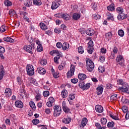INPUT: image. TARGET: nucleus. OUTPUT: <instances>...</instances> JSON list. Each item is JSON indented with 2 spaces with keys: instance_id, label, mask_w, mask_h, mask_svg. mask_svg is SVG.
I'll return each instance as SVG.
<instances>
[{
  "instance_id": "obj_13",
  "label": "nucleus",
  "mask_w": 129,
  "mask_h": 129,
  "mask_svg": "<svg viewBox=\"0 0 129 129\" xmlns=\"http://www.w3.org/2000/svg\"><path fill=\"white\" fill-rule=\"evenodd\" d=\"M15 106L16 107H18L19 108H23V106H24V104L22 101H16L15 102Z\"/></svg>"
},
{
  "instance_id": "obj_19",
  "label": "nucleus",
  "mask_w": 129,
  "mask_h": 129,
  "mask_svg": "<svg viewBox=\"0 0 129 129\" xmlns=\"http://www.w3.org/2000/svg\"><path fill=\"white\" fill-rule=\"evenodd\" d=\"M37 70L39 74H41V75H44V74H46V70L42 67L37 68Z\"/></svg>"
},
{
  "instance_id": "obj_55",
  "label": "nucleus",
  "mask_w": 129,
  "mask_h": 129,
  "mask_svg": "<svg viewBox=\"0 0 129 129\" xmlns=\"http://www.w3.org/2000/svg\"><path fill=\"white\" fill-rule=\"evenodd\" d=\"M64 67H65V64H64V63H61V64L58 66V69L59 70H63Z\"/></svg>"
},
{
  "instance_id": "obj_40",
  "label": "nucleus",
  "mask_w": 129,
  "mask_h": 129,
  "mask_svg": "<svg viewBox=\"0 0 129 129\" xmlns=\"http://www.w3.org/2000/svg\"><path fill=\"white\" fill-rule=\"evenodd\" d=\"M9 14L10 15V16H16V11L13 10H10L9 11Z\"/></svg>"
},
{
  "instance_id": "obj_41",
  "label": "nucleus",
  "mask_w": 129,
  "mask_h": 129,
  "mask_svg": "<svg viewBox=\"0 0 129 129\" xmlns=\"http://www.w3.org/2000/svg\"><path fill=\"white\" fill-rule=\"evenodd\" d=\"M107 122V119H106L105 118H102L101 119V123L102 124H106V123Z\"/></svg>"
},
{
  "instance_id": "obj_25",
  "label": "nucleus",
  "mask_w": 129,
  "mask_h": 129,
  "mask_svg": "<svg viewBox=\"0 0 129 129\" xmlns=\"http://www.w3.org/2000/svg\"><path fill=\"white\" fill-rule=\"evenodd\" d=\"M33 3L35 6H41L42 1L41 0H33Z\"/></svg>"
},
{
  "instance_id": "obj_3",
  "label": "nucleus",
  "mask_w": 129,
  "mask_h": 129,
  "mask_svg": "<svg viewBox=\"0 0 129 129\" xmlns=\"http://www.w3.org/2000/svg\"><path fill=\"white\" fill-rule=\"evenodd\" d=\"M79 87L83 90H87V89L90 88V83H88L86 84L84 81H80L79 84Z\"/></svg>"
},
{
  "instance_id": "obj_12",
  "label": "nucleus",
  "mask_w": 129,
  "mask_h": 129,
  "mask_svg": "<svg viewBox=\"0 0 129 129\" xmlns=\"http://www.w3.org/2000/svg\"><path fill=\"white\" fill-rule=\"evenodd\" d=\"M95 108L96 111H97V112H99V113H101V112H103V107L100 105L95 106Z\"/></svg>"
},
{
  "instance_id": "obj_32",
  "label": "nucleus",
  "mask_w": 129,
  "mask_h": 129,
  "mask_svg": "<svg viewBox=\"0 0 129 129\" xmlns=\"http://www.w3.org/2000/svg\"><path fill=\"white\" fill-rule=\"evenodd\" d=\"M4 4L6 7H11L13 5V3L9 0L5 1Z\"/></svg>"
},
{
  "instance_id": "obj_5",
  "label": "nucleus",
  "mask_w": 129,
  "mask_h": 129,
  "mask_svg": "<svg viewBox=\"0 0 129 129\" xmlns=\"http://www.w3.org/2000/svg\"><path fill=\"white\" fill-rule=\"evenodd\" d=\"M54 112H53V116L55 117L59 116L61 113H62V109L61 107H59V106L55 105L53 107Z\"/></svg>"
},
{
  "instance_id": "obj_7",
  "label": "nucleus",
  "mask_w": 129,
  "mask_h": 129,
  "mask_svg": "<svg viewBox=\"0 0 129 129\" xmlns=\"http://www.w3.org/2000/svg\"><path fill=\"white\" fill-rule=\"evenodd\" d=\"M74 72H75V66L73 64L71 65V70L67 73V77L69 78L72 77L74 75Z\"/></svg>"
},
{
  "instance_id": "obj_39",
  "label": "nucleus",
  "mask_w": 129,
  "mask_h": 129,
  "mask_svg": "<svg viewBox=\"0 0 129 129\" xmlns=\"http://www.w3.org/2000/svg\"><path fill=\"white\" fill-rule=\"evenodd\" d=\"M106 38L108 39H111V37H112V33L111 32H108L105 34Z\"/></svg>"
},
{
  "instance_id": "obj_2",
  "label": "nucleus",
  "mask_w": 129,
  "mask_h": 129,
  "mask_svg": "<svg viewBox=\"0 0 129 129\" xmlns=\"http://www.w3.org/2000/svg\"><path fill=\"white\" fill-rule=\"evenodd\" d=\"M116 62H117V64H119V65H120L121 67H123V68H124L125 67V65H124V59L123 58V56L120 54L117 55L116 58Z\"/></svg>"
},
{
  "instance_id": "obj_60",
  "label": "nucleus",
  "mask_w": 129,
  "mask_h": 129,
  "mask_svg": "<svg viewBox=\"0 0 129 129\" xmlns=\"http://www.w3.org/2000/svg\"><path fill=\"white\" fill-rule=\"evenodd\" d=\"M5 52V48L3 46H0V53L1 54H4Z\"/></svg>"
},
{
  "instance_id": "obj_62",
  "label": "nucleus",
  "mask_w": 129,
  "mask_h": 129,
  "mask_svg": "<svg viewBox=\"0 0 129 129\" xmlns=\"http://www.w3.org/2000/svg\"><path fill=\"white\" fill-rule=\"evenodd\" d=\"M40 63L41 65H46L47 64V60L46 59H42Z\"/></svg>"
},
{
  "instance_id": "obj_33",
  "label": "nucleus",
  "mask_w": 129,
  "mask_h": 129,
  "mask_svg": "<svg viewBox=\"0 0 129 129\" xmlns=\"http://www.w3.org/2000/svg\"><path fill=\"white\" fill-rule=\"evenodd\" d=\"M29 105L30 107H31V108L33 109V110L36 109V105H35V103H34V102L33 101L30 102Z\"/></svg>"
},
{
  "instance_id": "obj_61",
  "label": "nucleus",
  "mask_w": 129,
  "mask_h": 129,
  "mask_svg": "<svg viewBox=\"0 0 129 129\" xmlns=\"http://www.w3.org/2000/svg\"><path fill=\"white\" fill-rule=\"evenodd\" d=\"M75 98V94H71L70 95V99L71 100H73Z\"/></svg>"
},
{
  "instance_id": "obj_36",
  "label": "nucleus",
  "mask_w": 129,
  "mask_h": 129,
  "mask_svg": "<svg viewBox=\"0 0 129 129\" xmlns=\"http://www.w3.org/2000/svg\"><path fill=\"white\" fill-rule=\"evenodd\" d=\"M117 13H118V14H121L123 13V9L121 7H118L116 10Z\"/></svg>"
},
{
  "instance_id": "obj_28",
  "label": "nucleus",
  "mask_w": 129,
  "mask_h": 129,
  "mask_svg": "<svg viewBox=\"0 0 129 129\" xmlns=\"http://www.w3.org/2000/svg\"><path fill=\"white\" fill-rule=\"evenodd\" d=\"M33 5L31 0H27L24 3V5L26 7H31Z\"/></svg>"
},
{
  "instance_id": "obj_46",
  "label": "nucleus",
  "mask_w": 129,
  "mask_h": 129,
  "mask_svg": "<svg viewBox=\"0 0 129 129\" xmlns=\"http://www.w3.org/2000/svg\"><path fill=\"white\" fill-rule=\"evenodd\" d=\"M59 59H60V56H55L54 57V61L56 64H59Z\"/></svg>"
},
{
  "instance_id": "obj_43",
  "label": "nucleus",
  "mask_w": 129,
  "mask_h": 129,
  "mask_svg": "<svg viewBox=\"0 0 129 129\" xmlns=\"http://www.w3.org/2000/svg\"><path fill=\"white\" fill-rule=\"evenodd\" d=\"M111 100H116L117 99V94H114L110 97Z\"/></svg>"
},
{
  "instance_id": "obj_15",
  "label": "nucleus",
  "mask_w": 129,
  "mask_h": 129,
  "mask_svg": "<svg viewBox=\"0 0 129 129\" xmlns=\"http://www.w3.org/2000/svg\"><path fill=\"white\" fill-rule=\"evenodd\" d=\"M5 95L6 97H10L12 95V90L10 88H7L5 90Z\"/></svg>"
},
{
  "instance_id": "obj_44",
  "label": "nucleus",
  "mask_w": 129,
  "mask_h": 129,
  "mask_svg": "<svg viewBox=\"0 0 129 129\" xmlns=\"http://www.w3.org/2000/svg\"><path fill=\"white\" fill-rule=\"evenodd\" d=\"M43 95L45 97H47L48 95H50V92L49 91H44L43 92Z\"/></svg>"
},
{
  "instance_id": "obj_29",
  "label": "nucleus",
  "mask_w": 129,
  "mask_h": 129,
  "mask_svg": "<svg viewBox=\"0 0 129 129\" xmlns=\"http://www.w3.org/2000/svg\"><path fill=\"white\" fill-rule=\"evenodd\" d=\"M107 10H108V11H110V12H113V11H114V5L111 4L110 6L107 7Z\"/></svg>"
},
{
  "instance_id": "obj_30",
  "label": "nucleus",
  "mask_w": 129,
  "mask_h": 129,
  "mask_svg": "<svg viewBox=\"0 0 129 129\" xmlns=\"http://www.w3.org/2000/svg\"><path fill=\"white\" fill-rule=\"evenodd\" d=\"M39 26H40L41 29H42V30H47V29H48L47 25H46V24H45L43 23H40L39 24Z\"/></svg>"
},
{
  "instance_id": "obj_6",
  "label": "nucleus",
  "mask_w": 129,
  "mask_h": 129,
  "mask_svg": "<svg viewBox=\"0 0 129 129\" xmlns=\"http://www.w3.org/2000/svg\"><path fill=\"white\" fill-rule=\"evenodd\" d=\"M119 91H122V92H125L129 94V86L127 83H125L123 84L122 87H119L118 88Z\"/></svg>"
},
{
  "instance_id": "obj_31",
  "label": "nucleus",
  "mask_w": 129,
  "mask_h": 129,
  "mask_svg": "<svg viewBox=\"0 0 129 129\" xmlns=\"http://www.w3.org/2000/svg\"><path fill=\"white\" fill-rule=\"evenodd\" d=\"M107 127L109 128H112L114 126V122L111 121H109L107 124Z\"/></svg>"
},
{
  "instance_id": "obj_48",
  "label": "nucleus",
  "mask_w": 129,
  "mask_h": 129,
  "mask_svg": "<svg viewBox=\"0 0 129 129\" xmlns=\"http://www.w3.org/2000/svg\"><path fill=\"white\" fill-rule=\"evenodd\" d=\"M7 30V28H6V26L5 25H3L1 26L0 28V31L1 33H4V32H6V30Z\"/></svg>"
},
{
  "instance_id": "obj_57",
  "label": "nucleus",
  "mask_w": 129,
  "mask_h": 129,
  "mask_svg": "<svg viewBox=\"0 0 129 129\" xmlns=\"http://www.w3.org/2000/svg\"><path fill=\"white\" fill-rule=\"evenodd\" d=\"M62 46L63 45H62V43L61 42H57L56 43V47L58 49H61V48H62Z\"/></svg>"
},
{
  "instance_id": "obj_11",
  "label": "nucleus",
  "mask_w": 129,
  "mask_h": 129,
  "mask_svg": "<svg viewBox=\"0 0 129 129\" xmlns=\"http://www.w3.org/2000/svg\"><path fill=\"white\" fill-rule=\"evenodd\" d=\"M59 6H60L59 1H55L52 2L51 8L52 10H56V9H57Z\"/></svg>"
},
{
  "instance_id": "obj_26",
  "label": "nucleus",
  "mask_w": 129,
  "mask_h": 129,
  "mask_svg": "<svg viewBox=\"0 0 129 129\" xmlns=\"http://www.w3.org/2000/svg\"><path fill=\"white\" fill-rule=\"evenodd\" d=\"M87 118H84L81 122V125L82 126H83V127H84V126H85V125H86V124H87Z\"/></svg>"
},
{
  "instance_id": "obj_27",
  "label": "nucleus",
  "mask_w": 129,
  "mask_h": 129,
  "mask_svg": "<svg viewBox=\"0 0 129 129\" xmlns=\"http://www.w3.org/2000/svg\"><path fill=\"white\" fill-rule=\"evenodd\" d=\"M62 48L63 51L67 50V49H69V44L67 43H64L62 44Z\"/></svg>"
},
{
  "instance_id": "obj_20",
  "label": "nucleus",
  "mask_w": 129,
  "mask_h": 129,
  "mask_svg": "<svg viewBox=\"0 0 129 129\" xmlns=\"http://www.w3.org/2000/svg\"><path fill=\"white\" fill-rule=\"evenodd\" d=\"M63 123H70L71 122V117L67 116L66 118H64L62 120Z\"/></svg>"
},
{
  "instance_id": "obj_35",
  "label": "nucleus",
  "mask_w": 129,
  "mask_h": 129,
  "mask_svg": "<svg viewBox=\"0 0 129 129\" xmlns=\"http://www.w3.org/2000/svg\"><path fill=\"white\" fill-rule=\"evenodd\" d=\"M93 41L92 40H90L88 43V47L89 48H93Z\"/></svg>"
},
{
  "instance_id": "obj_1",
  "label": "nucleus",
  "mask_w": 129,
  "mask_h": 129,
  "mask_svg": "<svg viewBox=\"0 0 129 129\" xmlns=\"http://www.w3.org/2000/svg\"><path fill=\"white\" fill-rule=\"evenodd\" d=\"M86 63L87 64V69L89 72H92L94 69V63L90 59V58L86 59Z\"/></svg>"
},
{
  "instance_id": "obj_34",
  "label": "nucleus",
  "mask_w": 129,
  "mask_h": 129,
  "mask_svg": "<svg viewBox=\"0 0 129 129\" xmlns=\"http://www.w3.org/2000/svg\"><path fill=\"white\" fill-rule=\"evenodd\" d=\"M118 34L120 37H123V36H124V32L122 29L119 30Z\"/></svg>"
},
{
  "instance_id": "obj_45",
  "label": "nucleus",
  "mask_w": 129,
  "mask_h": 129,
  "mask_svg": "<svg viewBox=\"0 0 129 129\" xmlns=\"http://www.w3.org/2000/svg\"><path fill=\"white\" fill-rule=\"evenodd\" d=\"M93 17L95 20H99V19H100V18H101L100 15H97L96 14L93 15Z\"/></svg>"
},
{
  "instance_id": "obj_37",
  "label": "nucleus",
  "mask_w": 129,
  "mask_h": 129,
  "mask_svg": "<svg viewBox=\"0 0 129 129\" xmlns=\"http://www.w3.org/2000/svg\"><path fill=\"white\" fill-rule=\"evenodd\" d=\"M37 52H42L43 51V46L41 44H39L37 47Z\"/></svg>"
},
{
  "instance_id": "obj_42",
  "label": "nucleus",
  "mask_w": 129,
  "mask_h": 129,
  "mask_svg": "<svg viewBox=\"0 0 129 129\" xmlns=\"http://www.w3.org/2000/svg\"><path fill=\"white\" fill-rule=\"evenodd\" d=\"M93 50H94V48H93V47H88L87 48V51H88V53H89V54H92V53L93 52Z\"/></svg>"
},
{
  "instance_id": "obj_21",
  "label": "nucleus",
  "mask_w": 129,
  "mask_h": 129,
  "mask_svg": "<svg viewBox=\"0 0 129 129\" xmlns=\"http://www.w3.org/2000/svg\"><path fill=\"white\" fill-rule=\"evenodd\" d=\"M0 80H2L4 78V74L5 71H4V66H1L0 67Z\"/></svg>"
},
{
  "instance_id": "obj_59",
  "label": "nucleus",
  "mask_w": 129,
  "mask_h": 129,
  "mask_svg": "<svg viewBox=\"0 0 129 129\" xmlns=\"http://www.w3.org/2000/svg\"><path fill=\"white\" fill-rule=\"evenodd\" d=\"M72 83H74V84H76L77 82H78V79H73L71 80Z\"/></svg>"
},
{
  "instance_id": "obj_14",
  "label": "nucleus",
  "mask_w": 129,
  "mask_h": 129,
  "mask_svg": "<svg viewBox=\"0 0 129 129\" xmlns=\"http://www.w3.org/2000/svg\"><path fill=\"white\" fill-rule=\"evenodd\" d=\"M96 90L97 95H101V94H102V92H103V87L101 86H99L97 88Z\"/></svg>"
},
{
  "instance_id": "obj_38",
  "label": "nucleus",
  "mask_w": 129,
  "mask_h": 129,
  "mask_svg": "<svg viewBox=\"0 0 129 129\" xmlns=\"http://www.w3.org/2000/svg\"><path fill=\"white\" fill-rule=\"evenodd\" d=\"M78 52L80 54H83L84 53V49L83 46H80L78 48Z\"/></svg>"
},
{
  "instance_id": "obj_4",
  "label": "nucleus",
  "mask_w": 129,
  "mask_h": 129,
  "mask_svg": "<svg viewBox=\"0 0 129 129\" xmlns=\"http://www.w3.org/2000/svg\"><path fill=\"white\" fill-rule=\"evenodd\" d=\"M26 71L27 75H29V76H33L35 74V70H34V67L32 64L27 65Z\"/></svg>"
},
{
  "instance_id": "obj_16",
  "label": "nucleus",
  "mask_w": 129,
  "mask_h": 129,
  "mask_svg": "<svg viewBox=\"0 0 129 129\" xmlns=\"http://www.w3.org/2000/svg\"><path fill=\"white\" fill-rule=\"evenodd\" d=\"M61 18L66 21H69V20H70V15L67 13H62Z\"/></svg>"
},
{
  "instance_id": "obj_22",
  "label": "nucleus",
  "mask_w": 129,
  "mask_h": 129,
  "mask_svg": "<svg viewBox=\"0 0 129 129\" xmlns=\"http://www.w3.org/2000/svg\"><path fill=\"white\" fill-rule=\"evenodd\" d=\"M4 40L5 42H9V43H14L15 42V40L9 36L4 37Z\"/></svg>"
},
{
  "instance_id": "obj_63",
  "label": "nucleus",
  "mask_w": 129,
  "mask_h": 129,
  "mask_svg": "<svg viewBox=\"0 0 129 129\" xmlns=\"http://www.w3.org/2000/svg\"><path fill=\"white\" fill-rule=\"evenodd\" d=\"M35 98H36V101H38V100H41V95L40 94H37L36 97H35Z\"/></svg>"
},
{
  "instance_id": "obj_52",
  "label": "nucleus",
  "mask_w": 129,
  "mask_h": 129,
  "mask_svg": "<svg viewBox=\"0 0 129 129\" xmlns=\"http://www.w3.org/2000/svg\"><path fill=\"white\" fill-rule=\"evenodd\" d=\"M122 110L124 113H126V112H128V109L126 106H123L122 107Z\"/></svg>"
},
{
  "instance_id": "obj_50",
  "label": "nucleus",
  "mask_w": 129,
  "mask_h": 129,
  "mask_svg": "<svg viewBox=\"0 0 129 129\" xmlns=\"http://www.w3.org/2000/svg\"><path fill=\"white\" fill-rule=\"evenodd\" d=\"M39 122H40V120H39V119H34L32 120V123L35 125H36V124H38V123H39Z\"/></svg>"
},
{
  "instance_id": "obj_18",
  "label": "nucleus",
  "mask_w": 129,
  "mask_h": 129,
  "mask_svg": "<svg viewBox=\"0 0 129 129\" xmlns=\"http://www.w3.org/2000/svg\"><path fill=\"white\" fill-rule=\"evenodd\" d=\"M78 79L81 80V81H83L85 79H86V75L84 74H79L78 76Z\"/></svg>"
},
{
  "instance_id": "obj_64",
  "label": "nucleus",
  "mask_w": 129,
  "mask_h": 129,
  "mask_svg": "<svg viewBox=\"0 0 129 129\" xmlns=\"http://www.w3.org/2000/svg\"><path fill=\"white\" fill-rule=\"evenodd\" d=\"M62 13H58L54 15V17L56 18H62Z\"/></svg>"
},
{
  "instance_id": "obj_24",
  "label": "nucleus",
  "mask_w": 129,
  "mask_h": 129,
  "mask_svg": "<svg viewBox=\"0 0 129 129\" xmlns=\"http://www.w3.org/2000/svg\"><path fill=\"white\" fill-rule=\"evenodd\" d=\"M73 19L75 21H77V20H79V19H80V15H79V14L74 13L73 15Z\"/></svg>"
},
{
  "instance_id": "obj_10",
  "label": "nucleus",
  "mask_w": 129,
  "mask_h": 129,
  "mask_svg": "<svg viewBox=\"0 0 129 129\" xmlns=\"http://www.w3.org/2000/svg\"><path fill=\"white\" fill-rule=\"evenodd\" d=\"M62 109L66 113H68L70 111V109L66 106V102L63 101L62 103Z\"/></svg>"
},
{
  "instance_id": "obj_9",
  "label": "nucleus",
  "mask_w": 129,
  "mask_h": 129,
  "mask_svg": "<svg viewBox=\"0 0 129 129\" xmlns=\"http://www.w3.org/2000/svg\"><path fill=\"white\" fill-rule=\"evenodd\" d=\"M127 18V15L124 14V13H119L117 16V19L118 21H122V20H124V19H126Z\"/></svg>"
},
{
  "instance_id": "obj_23",
  "label": "nucleus",
  "mask_w": 129,
  "mask_h": 129,
  "mask_svg": "<svg viewBox=\"0 0 129 129\" xmlns=\"http://www.w3.org/2000/svg\"><path fill=\"white\" fill-rule=\"evenodd\" d=\"M61 94L63 98H66V97L68 95V92L64 89L61 91Z\"/></svg>"
},
{
  "instance_id": "obj_49",
  "label": "nucleus",
  "mask_w": 129,
  "mask_h": 129,
  "mask_svg": "<svg viewBox=\"0 0 129 129\" xmlns=\"http://www.w3.org/2000/svg\"><path fill=\"white\" fill-rule=\"evenodd\" d=\"M110 117H111L113 119H114L115 120H119V118L116 116H114L112 114H110Z\"/></svg>"
},
{
  "instance_id": "obj_56",
  "label": "nucleus",
  "mask_w": 129,
  "mask_h": 129,
  "mask_svg": "<svg viewBox=\"0 0 129 129\" xmlns=\"http://www.w3.org/2000/svg\"><path fill=\"white\" fill-rule=\"evenodd\" d=\"M20 15H21V16H28V12H24V11H21L20 12Z\"/></svg>"
},
{
  "instance_id": "obj_53",
  "label": "nucleus",
  "mask_w": 129,
  "mask_h": 129,
  "mask_svg": "<svg viewBox=\"0 0 129 129\" xmlns=\"http://www.w3.org/2000/svg\"><path fill=\"white\" fill-rule=\"evenodd\" d=\"M54 32L56 34H60L61 33V29L59 28H55L54 29Z\"/></svg>"
},
{
  "instance_id": "obj_54",
  "label": "nucleus",
  "mask_w": 129,
  "mask_h": 129,
  "mask_svg": "<svg viewBox=\"0 0 129 129\" xmlns=\"http://www.w3.org/2000/svg\"><path fill=\"white\" fill-rule=\"evenodd\" d=\"M117 82H118V84H120V85H123V84H124V82H123V80L122 79H120L119 80L117 81Z\"/></svg>"
},
{
  "instance_id": "obj_47",
  "label": "nucleus",
  "mask_w": 129,
  "mask_h": 129,
  "mask_svg": "<svg viewBox=\"0 0 129 129\" xmlns=\"http://www.w3.org/2000/svg\"><path fill=\"white\" fill-rule=\"evenodd\" d=\"M79 32L82 34V35H83L86 33V30H85V29L84 28H81L79 30Z\"/></svg>"
},
{
  "instance_id": "obj_8",
  "label": "nucleus",
  "mask_w": 129,
  "mask_h": 129,
  "mask_svg": "<svg viewBox=\"0 0 129 129\" xmlns=\"http://www.w3.org/2000/svg\"><path fill=\"white\" fill-rule=\"evenodd\" d=\"M31 45H26L24 46V49L25 51H26L28 53H30V54H33V48H34V43H31Z\"/></svg>"
},
{
  "instance_id": "obj_17",
  "label": "nucleus",
  "mask_w": 129,
  "mask_h": 129,
  "mask_svg": "<svg viewBox=\"0 0 129 129\" xmlns=\"http://www.w3.org/2000/svg\"><path fill=\"white\" fill-rule=\"evenodd\" d=\"M86 33L88 36H93L94 35V30L91 28H89L86 31Z\"/></svg>"
},
{
  "instance_id": "obj_58",
  "label": "nucleus",
  "mask_w": 129,
  "mask_h": 129,
  "mask_svg": "<svg viewBox=\"0 0 129 129\" xmlns=\"http://www.w3.org/2000/svg\"><path fill=\"white\" fill-rule=\"evenodd\" d=\"M17 82H18L19 85H21V84H22V82L23 81H22V79H20V77H17Z\"/></svg>"
},
{
  "instance_id": "obj_51",
  "label": "nucleus",
  "mask_w": 129,
  "mask_h": 129,
  "mask_svg": "<svg viewBox=\"0 0 129 129\" xmlns=\"http://www.w3.org/2000/svg\"><path fill=\"white\" fill-rule=\"evenodd\" d=\"M99 72H100L101 73H103L105 71L104 67H99L98 68Z\"/></svg>"
}]
</instances>
